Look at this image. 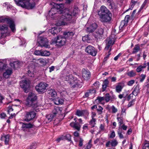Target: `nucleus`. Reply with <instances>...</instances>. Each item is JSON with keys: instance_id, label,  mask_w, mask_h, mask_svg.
<instances>
[{"instance_id": "f257e3e1", "label": "nucleus", "mask_w": 149, "mask_h": 149, "mask_svg": "<svg viewBox=\"0 0 149 149\" xmlns=\"http://www.w3.org/2000/svg\"><path fill=\"white\" fill-rule=\"evenodd\" d=\"M59 13L62 14L61 16L60 19L56 23V25L58 26H63L67 25L66 21H70L75 16L76 14V13L66 8L61 10L58 13Z\"/></svg>"}, {"instance_id": "f03ea898", "label": "nucleus", "mask_w": 149, "mask_h": 149, "mask_svg": "<svg viewBox=\"0 0 149 149\" xmlns=\"http://www.w3.org/2000/svg\"><path fill=\"white\" fill-rule=\"evenodd\" d=\"M100 21L103 23H109L111 20L112 14L105 6H102L98 12Z\"/></svg>"}, {"instance_id": "7ed1b4c3", "label": "nucleus", "mask_w": 149, "mask_h": 149, "mask_svg": "<svg viewBox=\"0 0 149 149\" xmlns=\"http://www.w3.org/2000/svg\"><path fill=\"white\" fill-rule=\"evenodd\" d=\"M37 95L34 93H29L26 100V105L28 107H31L36 111V108L38 107L37 100Z\"/></svg>"}, {"instance_id": "20e7f679", "label": "nucleus", "mask_w": 149, "mask_h": 149, "mask_svg": "<svg viewBox=\"0 0 149 149\" xmlns=\"http://www.w3.org/2000/svg\"><path fill=\"white\" fill-rule=\"evenodd\" d=\"M17 5L27 9H31L35 5L33 0H15Z\"/></svg>"}, {"instance_id": "39448f33", "label": "nucleus", "mask_w": 149, "mask_h": 149, "mask_svg": "<svg viewBox=\"0 0 149 149\" xmlns=\"http://www.w3.org/2000/svg\"><path fill=\"white\" fill-rule=\"evenodd\" d=\"M36 113L34 111H26L25 112L24 120L29 122L34 119L36 117Z\"/></svg>"}, {"instance_id": "423d86ee", "label": "nucleus", "mask_w": 149, "mask_h": 149, "mask_svg": "<svg viewBox=\"0 0 149 149\" xmlns=\"http://www.w3.org/2000/svg\"><path fill=\"white\" fill-rule=\"evenodd\" d=\"M64 5L63 4H57L56 7L53 8L49 11V15H51L52 16L56 14H59L58 13L60 11L64 8Z\"/></svg>"}, {"instance_id": "0eeeda50", "label": "nucleus", "mask_w": 149, "mask_h": 149, "mask_svg": "<svg viewBox=\"0 0 149 149\" xmlns=\"http://www.w3.org/2000/svg\"><path fill=\"white\" fill-rule=\"evenodd\" d=\"M66 41V39L63 36H58L57 37V38L52 40V43H56L58 46L61 47L65 44Z\"/></svg>"}, {"instance_id": "6e6552de", "label": "nucleus", "mask_w": 149, "mask_h": 149, "mask_svg": "<svg viewBox=\"0 0 149 149\" xmlns=\"http://www.w3.org/2000/svg\"><path fill=\"white\" fill-rule=\"evenodd\" d=\"M30 81L29 80H22L20 82L21 87L24 89L25 92H28L30 87Z\"/></svg>"}, {"instance_id": "1a4fd4ad", "label": "nucleus", "mask_w": 149, "mask_h": 149, "mask_svg": "<svg viewBox=\"0 0 149 149\" xmlns=\"http://www.w3.org/2000/svg\"><path fill=\"white\" fill-rule=\"evenodd\" d=\"M0 21L1 22H6L9 25V27L13 32L15 31V25L14 22L10 19L5 18L0 19Z\"/></svg>"}, {"instance_id": "9d476101", "label": "nucleus", "mask_w": 149, "mask_h": 149, "mask_svg": "<svg viewBox=\"0 0 149 149\" xmlns=\"http://www.w3.org/2000/svg\"><path fill=\"white\" fill-rule=\"evenodd\" d=\"M48 84L45 83L41 82L36 86V91L38 93H44L48 86Z\"/></svg>"}, {"instance_id": "9b49d317", "label": "nucleus", "mask_w": 149, "mask_h": 149, "mask_svg": "<svg viewBox=\"0 0 149 149\" xmlns=\"http://www.w3.org/2000/svg\"><path fill=\"white\" fill-rule=\"evenodd\" d=\"M104 32V28L100 27L93 33V35L97 39H102Z\"/></svg>"}, {"instance_id": "f8f14e48", "label": "nucleus", "mask_w": 149, "mask_h": 149, "mask_svg": "<svg viewBox=\"0 0 149 149\" xmlns=\"http://www.w3.org/2000/svg\"><path fill=\"white\" fill-rule=\"evenodd\" d=\"M38 41L40 46L44 47L46 48L49 47L48 41L46 38L40 37L38 39Z\"/></svg>"}, {"instance_id": "ddd939ff", "label": "nucleus", "mask_w": 149, "mask_h": 149, "mask_svg": "<svg viewBox=\"0 0 149 149\" xmlns=\"http://www.w3.org/2000/svg\"><path fill=\"white\" fill-rule=\"evenodd\" d=\"M85 52L88 54L93 56L96 55L97 51L93 46L89 45L86 47Z\"/></svg>"}, {"instance_id": "4468645a", "label": "nucleus", "mask_w": 149, "mask_h": 149, "mask_svg": "<svg viewBox=\"0 0 149 149\" xmlns=\"http://www.w3.org/2000/svg\"><path fill=\"white\" fill-rule=\"evenodd\" d=\"M74 34V33L72 31L65 32L63 33V37L65 38L67 41H70L72 38Z\"/></svg>"}, {"instance_id": "2eb2a0df", "label": "nucleus", "mask_w": 149, "mask_h": 149, "mask_svg": "<svg viewBox=\"0 0 149 149\" xmlns=\"http://www.w3.org/2000/svg\"><path fill=\"white\" fill-rule=\"evenodd\" d=\"M124 86L125 83L123 81L118 83L116 88V92L118 93L120 92Z\"/></svg>"}, {"instance_id": "dca6fc26", "label": "nucleus", "mask_w": 149, "mask_h": 149, "mask_svg": "<svg viewBox=\"0 0 149 149\" xmlns=\"http://www.w3.org/2000/svg\"><path fill=\"white\" fill-rule=\"evenodd\" d=\"M95 90L94 89H91L85 93V96L86 97L90 96L91 97H93L95 96Z\"/></svg>"}, {"instance_id": "f3484780", "label": "nucleus", "mask_w": 149, "mask_h": 149, "mask_svg": "<svg viewBox=\"0 0 149 149\" xmlns=\"http://www.w3.org/2000/svg\"><path fill=\"white\" fill-rule=\"evenodd\" d=\"M80 82V81L78 80L76 78H73L72 81L69 83L72 85V87L75 88L76 86H78Z\"/></svg>"}, {"instance_id": "a211bd4d", "label": "nucleus", "mask_w": 149, "mask_h": 149, "mask_svg": "<svg viewBox=\"0 0 149 149\" xmlns=\"http://www.w3.org/2000/svg\"><path fill=\"white\" fill-rule=\"evenodd\" d=\"M133 91L132 93L134 94V97H135L140 93V86L139 84L136 86H134L133 88Z\"/></svg>"}, {"instance_id": "6ab92c4d", "label": "nucleus", "mask_w": 149, "mask_h": 149, "mask_svg": "<svg viewBox=\"0 0 149 149\" xmlns=\"http://www.w3.org/2000/svg\"><path fill=\"white\" fill-rule=\"evenodd\" d=\"M90 74L89 71H87L85 69H83L82 70V76L85 79H88L90 77Z\"/></svg>"}, {"instance_id": "aec40b11", "label": "nucleus", "mask_w": 149, "mask_h": 149, "mask_svg": "<svg viewBox=\"0 0 149 149\" xmlns=\"http://www.w3.org/2000/svg\"><path fill=\"white\" fill-rule=\"evenodd\" d=\"M97 27V25L93 23L87 28L86 31L90 33L93 32Z\"/></svg>"}, {"instance_id": "412c9836", "label": "nucleus", "mask_w": 149, "mask_h": 149, "mask_svg": "<svg viewBox=\"0 0 149 149\" xmlns=\"http://www.w3.org/2000/svg\"><path fill=\"white\" fill-rule=\"evenodd\" d=\"M89 113L86 110H77L76 112V114L79 116H82L84 115L88 116Z\"/></svg>"}, {"instance_id": "4be33fe9", "label": "nucleus", "mask_w": 149, "mask_h": 149, "mask_svg": "<svg viewBox=\"0 0 149 149\" xmlns=\"http://www.w3.org/2000/svg\"><path fill=\"white\" fill-rule=\"evenodd\" d=\"M104 100L106 102H109L110 100L111 101H113L114 100L116 99L115 97L114 96H111L109 93H107L104 97Z\"/></svg>"}, {"instance_id": "5701e85b", "label": "nucleus", "mask_w": 149, "mask_h": 149, "mask_svg": "<svg viewBox=\"0 0 149 149\" xmlns=\"http://www.w3.org/2000/svg\"><path fill=\"white\" fill-rule=\"evenodd\" d=\"M70 125L72 127L74 128L78 131H79L80 130L81 125L79 123L77 122H76V121H75V123L74 122L71 123L70 124Z\"/></svg>"}, {"instance_id": "b1692460", "label": "nucleus", "mask_w": 149, "mask_h": 149, "mask_svg": "<svg viewBox=\"0 0 149 149\" xmlns=\"http://www.w3.org/2000/svg\"><path fill=\"white\" fill-rule=\"evenodd\" d=\"M12 73V70L9 68L6 70V72L3 73V75L6 78H8Z\"/></svg>"}, {"instance_id": "393cba45", "label": "nucleus", "mask_w": 149, "mask_h": 149, "mask_svg": "<svg viewBox=\"0 0 149 149\" xmlns=\"http://www.w3.org/2000/svg\"><path fill=\"white\" fill-rule=\"evenodd\" d=\"M9 135H7L2 136L1 139L2 141H4L5 144L7 145L8 144L9 141Z\"/></svg>"}, {"instance_id": "a878e982", "label": "nucleus", "mask_w": 149, "mask_h": 149, "mask_svg": "<svg viewBox=\"0 0 149 149\" xmlns=\"http://www.w3.org/2000/svg\"><path fill=\"white\" fill-rule=\"evenodd\" d=\"M48 93L51 97H55L57 95V93L54 89H50L48 90Z\"/></svg>"}, {"instance_id": "bb28decb", "label": "nucleus", "mask_w": 149, "mask_h": 149, "mask_svg": "<svg viewBox=\"0 0 149 149\" xmlns=\"http://www.w3.org/2000/svg\"><path fill=\"white\" fill-rule=\"evenodd\" d=\"M114 40H112L111 39L108 42L107 44L106 45L105 47V49L108 50L110 48V47L112 46L114 43Z\"/></svg>"}, {"instance_id": "cd10ccee", "label": "nucleus", "mask_w": 149, "mask_h": 149, "mask_svg": "<svg viewBox=\"0 0 149 149\" xmlns=\"http://www.w3.org/2000/svg\"><path fill=\"white\" fill-rule=\"evenodd\" d=\"M109 84V81L107 79H105L103 82L102 84V88L103 91H104L106 88L108 86Z\"/></svg>"}, {"instance_id": "c85d7f7f", "label": "nucleus", "mask_w": 149, "mask_h": 149, "mask_svg": "<svg viewBox=\"0 0 149 149\" xmlns=\"http://www.w3.org/2000/svg\"><path fill=\"white\" fill-rule=\"evenodd\" d=\"M137 1H136L135 0H132L131 2L130 3V5L128 9L126 10V12L128 11L129 10H132L134 6L137 3Z\"/></svg>"}, {"instance_id": "c756f323", "label": "nucleus", "mask_w": 149, "mask_h": 149, "mask_svg": "<svg viewBox=\"0 0 149 149\" xmlns=\"http://www.w3.org/2000/svg\"><path fill=\"white\" fill-rule=\"evenodd\" d=\"M19 62L18 61H15L13 62H11L10 65L11 68L15 69L18 67Z\"/></svg>"}, {"instance_id": "7c9ffc66", "label": "nucleus", "mask_w": 149, "mask_h": 149, "mask_svg": "<svg viewBox=\"0 0 149 149\" xmlns=\"http://www.w3.org/2000/svg\"><path fill=\"white\" fill-rule=\"evenodd\" d=\"M112 2V0H107V4L109 6V8L112 9L116 8L114 4Z\"/></svg>"}, {"instance_id": "2f4dec72", "label": "nucleus", "mask_w": 149, "mask_h": 149, "mask_svg": "<svg viewBox=\"0 0 149 149\" xmlns=\"http://www.w3.org/2000/svg\"><path fill=\"white\" fill-rule=\"evenodd\" d=\"M104 100V97H98L95 101L98 103H101L104 104V103H103V102Z\"/></svg>"}, {"instance_id": "473e14b6", "label": "nucleus", "mask_w": 149, "mask_h": 149, "mask_svg": "<svg viewBox=\"0 0 149 149\" xmlns=\"http://www.w3.org/2000/svg\"><path fill=\"white\" fill-rule=\"evenodd\" d=\"M6 65L2 62V60H0V71H2L5 69Z\"/></svg>"}, {"instance_id": "72a5a7b5", "label": "nucleus", "mask_w": 149, "mask_h": 149, "mask_svg": "<svg viewBox=\"0 0 149 149\" xmlns=\"http://www.w3.org/2000/svg\"><path fill=\"white\" fill-rule=\"evenodd\" d=\"M54 102L55 104L58 105L63 104V100L62 99L58 98L56 99Z\"/></svg>"}, {"instance_id": "f704fd0d", "label": "nucleus", "mask_w": 149, "mask_h": 149, "mask_svg": "<svg viewBox=\"0 0 149 149\" xmlns=\"http://www.w3.org/2000/svg\"><path fill=\"white\" fill-rule=\"evenodd\" d=\"M54 117V115L52 114H49L46 116V120L48 123L51 122Z\"/></svg>"}, {"instance_id": "c9c22d12", "label": "nucleus", "mask_w": 149, "mask_h": 149, "mask_svg": "<svg viewBox=\"0 0 149 149\" xmlns=\"http://www.w3.org/2000/svg\"><path fill=\"white\" fill-rule=\"evenodd\" d=\"M37 61L43 66L45 65L47 63L45 59L42 58H39L37 59Z\"/></svg>"}, {"instance_id": "e433bc0d", "label": "nucleus", "mask_w": 149, "mask_h": 149, "mask_svg": "<svg viewBox=\"0 0 149 149\" xmlns=\"http://www.w3.org/2000/svg\"><path fill=\"white\" fill-rule=\"evenodd\" d=\"M41 56H48L50 55L49 51L46 50H41Z\"/></svg>"}, {"instance_id": "4c0bfd02", "label": "nucleus", "mask_w": 149, "mask_h": 149, "mask_svg": "<svg viewBox=\"0 0 149 149\" xmlns=\"http://www.w3.org/2000/svg\"><path fill=\"white\" fill-rule=\"evenodd\" d=\"M33 125L30 123H23L22 125V128H31L33 127Z\"/></svg>"}, {"instance_id": "58836bf2", "label": "nucleus", "mask_w": 149, "mask_h": 149, "mask_svg": "<svg viewBox=\"0 0 149 149\" xmlns=\"http://www.w3.org/2000/svg\"><path fill=\"white\" fill-rule=\"evenodd\" d=\"M146 64L144 63L143 65H140L136 69V71L138 72H141L143 69L146 68Z\"/></svg>"}, {"instance_id": "ea45409f", "label": "nucleus", "mask_w": 149, "mask_h": 149, "mask_svg": "<svg viewBox=\"0 0 149 149\" xmlns=\"http://www.w3.org/2000/svg\"><path fill=\"white\" fill-rule=\"evenodd\" d=\"M49 32L51 33L52 34L54 35L57 32V28L55 27L52 28L49 30Z\"/></svg>"}, {"instance_id": "a19ab883", "label": "nucleus", "mask_w": 149, "mask_h": 149, "mask_svg": "<svg viewBox=\"0 0 149 149\" xmlns=\"http://www.w3.org/2000/svg\"><path fill=\"white\" fill-rule=\"evenodd\" d=\"M73 79V76L72 74H69L68 75L66 76L65 79L66 81H69L70 82L72 81Z\"/></svg>"}, {"instance_id": "79ce46f5", "label": "nucleus", "mask_w": 149, "mask_h": 149, "mask_svg": "<svg viewBox=\"0 0 149 149\" xmlns=\"http://www.w3.org/2000/svg\"><path fill=\"white\" fill-rule=\"evenodd\" d=\"M132 19L133 16H131L130 17L129 15H127L125 16L124 20L127 24L130 20H132Z\"/></svg>"}, {"instance_id": "37998d69", "label": "nucleus", "mask_w": 149, "mask_h": 149, "mask_svg": "<svg viewBox=\"0 0 149 149\" xmlns=\"http://www.w3.org/2000/svg\"><path fill=\"white\" fill-rule=\"evenodd\" d=\"M127 75L130 77H132L136 75V72L133 70H131L127 73Z\"/></svg>"}, {"instance_id": "c03bdc74", "label": "nucleus", "mask_w": 149, "mask_h": 149, "mask_svg": "<svg viewBox=\"0 0 149 149\" xmlns=\"http://www.w3.org/2000/svg\"><path fill=\"white\" fill-rule=\"evenodd\" d=\"M96 120L95 118H92L90 120L89 124L92 126V127H95V125L96 124Z\"/></svg>"}, {"instance_id": "a18cd8bd", "label": "nucleus", "mask_w": 149, "mask_h": 149, "mask_svg": "<svg viewBox=\"0 0 149 149\" xmlns=\"http://www.w3.org/2000/svg\"><path fill=\"white\" fill-rule=\"evenodd\" d=\"M140 49V48L139 45H136L135 46L132 52L133 54L135 53L138 52Z\"/></svg>"}, {"instance_id": "49530a36", "label": "nucleus", "mask_w": 149, "mask_h": 149, "mask_svg": "<svg viewBox=\"0 0 149 149\" xmlns=\"http://www.w3.org/2000/svg\"><path fill=\"white\" fill-rule=\"evenodd\" d=\"M117 119L118 122V125L123 124V120L122 117H117Z\"/></svg>"}, {"instance_id": "de8ad7c7", "label": "nucleus", "mask_w": 149, "mask_h": 149, "mask_svg": "<svg viewBox=\"0 0 149 149\" xmlns=\"http://www.w3.org/2000/svg\"><path fill=\"white\" fill-rule=\"evenodd\" d=\"M8 29L7 26L6 24L0 25V30L1 31L7 30Z\"/></svg>"}, {"instance_id": "09e8293b", "label": "nucleus", "mask_w": 149, "mask_h": 149, "mask_svg": "<svg viewBox=\"0 0 149 149\" xmlns=\"http://www.w3.org/2000/svg\"><path fill=\"white\" fill-rule=\"evenodd\" d=\"M127 23L124 20H122L120 23V25L119 26L120 28H122L124 26H126Z\"/></svg>"}, {"instance_id": "8fccbe9b", "label": "nucleus", "mask_w": 149, "mask_h": 149, "mask_svg": "<svg viewBox=\"0 0 149 149\" xmlns=\"http://www.w3.org/2000/svg\"><path fill=\"white\" fill-rule=\"evenodd\" d=\"M59 111V108L58 107H56L55 108L53 111V115H55L58 113V111Z\"/></svg>"}, {"instance_id": "3c124183", "label": "nucleus", "mask_w": 149, "mask_h": 149, "mask_svg": "<svg viewBox=\"0 0 149 149\" xmlns=\"http://www.w3.org/2000/svg\"><path fill=\"white\" fill-rule=\"evenodd\" d=\"M127 128V126L125 125L124 124H123L122 125H120L119 126L118 129H123L124 130H126Z\"/></svg>"}, {"instance_id": "603ef678", "label": "nucleus", "mask_w": 149, "mask_h": 149, "mask_svg": "<svg viewBox=\"0 0 149 149\" xmlns=\"http://www.w3.org/2000/svg\"><path fill=\"white\" fill-rule=\"evenodd\" d=\"M147 87H149V77H147V79L143 88H146Z\"/></svg>"}, {"instance_id": "864d4df0", "label": "nucleus", "mask_w": 149, "mask_h": 149, "mask_svg": "<svg viewBox=\"0 0 149 149\" xmlns=\"http://www.w3.org/2000/svg\"><path fill=\"white\" fill-rule=\"evenodd\" d=\"M111 145L112 146H115L118 144V142L116 139H114L111 142Z\"/></svg>"}, {"instance_id": "5fc2aeb1", "label": "nucleus", "mask_w": 149, "mask_h": 149, "mask_svg": "<svg viewBox=\"0 0 149 149\" xmlns=\"http://www.w3.org/2000/svg\"><path fill=\"white\" fill-rule=\"evenodd\" d=\"M65 140H67L68 141H71V136L69 134H67L64 135Z\"/></svg>"}, {"instance_id": "6e6d98bb", "label": "nucleus", "mask_w": 149, "mask_h": 149, "mask_svg": "<svg viewBox=\"0 0 149 149\" xmlns=\"http://www.w3.org/2000/svg\"><path fill=\"white\" fill-rule=\"evenodd\" d=\"M146 77V74H141L140 77V82H142L144 81Z\"/></svg>"}, {"instance_id": "4d7b16f0", "label": "nucleus", "mask_w": 149, "mask_h": 149, "mask_svg": "<svg viewBox=\"0 0 149 149\" xmlns=\"http://www.w3.org/2000/svg\"><path fill=\"white\" fill-rule=\"evenodd\" d=\"M111 109L112 110V112L113 113H115L118 111V109L113 105L111 107Z\"/></svg>"}, {"instance_id": "13d9d810", "label": "nucleus", "mask_w": 149, "mask_h": 149, "mask_svg": "<svg viewBox=\"0 0 149 149\" xmlns=\"http://www.w3.org/2000/svg\"><path fill=\"white\" fill-rule=\"evenodd\" d=\"M103 108L101 106H99L97 109V111L98 113L99 114H101L102 112Z\"/></svg>"}, {"instance_id": "bf43d9fd", "label": "nucleus", "mask_w": 149, "mask_h": 149, "mask_svg": "<svg viewBox=\"0 0 149 149\" xmlns=\"http://www.w3.org/2000/svg\"><path fill=\"white\" fill-rule=\"evenodd\" d=\"M65 137L64 135H63L61 136L60 137L58 138L57 139L56 141L59 142L61 140H65Z\"/></svg>"}, {"instance_id": "052dcab7", "label": "nucleus", "mask_w": 149, "mask_h": 149, "mask_svg": "<svg viewBox=\"0 0 149 149\" xmlns=\"http://www.w3.org/2000/svg\"><path fill=\"white\" fill-rule=\"evenodd\" d=\"M134 95V94L133 93H132L130 94L127 97V100L128 101H129L130 100H134L133 99V96Z\"/></svg>"}, {"instance_id": "680f3d73", "label": "nucleus", "mask_w": 149, "mask_h": 149, "mask_svg": "<svg viewBox=\"0 0 149 149\" xmlns=\"http://www.w3.org/2000/svg\"><path fill=\"white\" fill-rule=\"evenodd\" d=\"M100 85V84L99 81H96L93 84L94 88L96 89L99 88Z\"/></svg>"}, {"instance_id": "e2e57ef3", "label": "nucleus", "mask_w": 149, "mask_h": 149, "mask_svg": "<svg viewBox=\"0 0 149 149\" xmlns=\"http://www.w3.org/2000/svg\"><path fill=\"white\" fill-rule=\"evenodd\" d=\"M41 50H36L34 52V54L37 56H41Z\"/></svg>"}, {"instance_id": "0e129e2a", "label": "nucleus", "mask_w": 149, "mask_h": 149, "mask_svg": "<svg viewBox=\"0 0 149 149\" xmlns=\"http://www.w3.org/2000/svg\"><path fill=\"white\" fill-rule=\"evenodd\" d=\"M135 81L134 80H131L127 83V85L130 86H132L135 83Z\"/></svg>"}, {"instance_id": "69168bd1", "label": "nucleus", "mask_w": 149, "mask_h": 149, "mask_svg": "<svg viewBox=\"0 0 149 149\" xmlns=\"http://www.w3.org/2000/svg\"><path fill=\"white\" fill-rule=\"evenodd\" d=\"M143 149H149V143H145Z\"/></svg>"}, {"instance_id": "338daca9", "label": "nucleus", "mask_w": 149, "mask_h": 149, "mask_svg": "<svg viewBox=\"0 0 149 149\" xmlns=\"http://www.w3.org/2000/svg\"><path fill=\"white\" fill-rule=\"evenodd\" d=\"M84 141L81 138H80L79 141V146L80 147H81L83 146V142Z\"/></svg>"}, {"instance_id": "774afa93", "label": "nucleus", "mask_w": 149, "mask_h": 149, "mask_svg": "<svg viewBox=\"0 0 149 149\" xmlns=\"http://www.w3.org/2000/svg\"><path fill=\"white\" fill-rule=\"evenodd\" d=\"M115 136V134L114 131H113L112 132L110 136V138H113Z\"/></svg>"}]
</instances>
